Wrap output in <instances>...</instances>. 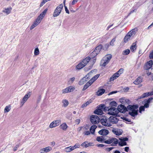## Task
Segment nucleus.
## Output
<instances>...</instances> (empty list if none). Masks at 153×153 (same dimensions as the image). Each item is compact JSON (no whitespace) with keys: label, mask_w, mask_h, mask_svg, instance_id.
<instances>
[{"label":"nucleus","mask_w":153,"mask_h":153,"mask_svg":"<svg viewBox=\"0 0 153 153\" xmlns=\"http://www.w3.org/2000/svg\"><path fill=\"white\" fill-rule=\"evenodd\" d=\"M138 105H130L127 106V111L129 110L128 114L131 116L134 117L138 114Z\"/></svg>","instance_id":"1"},{"label":"nucleus","mask_w":153,"mask_h":153,"mask_svg":"<svg viewBox=\"0 0 153 153\" xmlns=\"http://www.w3.org/2000/svg\"><path fill=\"white\" fill-rule=\"evenodd\" d=\"M63 5L62 4H60L54 10L53 14V16L56 17L59 16L63 9Z\"/></svg>","instance_id":"2"},{"label":"nucleus","mask_w":153,"mask_h":153,"mask_svg":"<svg viewBox=\"0 0 153 153\" xmlns=\"http://www.w3.org/2000/svg\"><path fill=\"white\" fill-rule=\"evenodd\" d=\"M102 48V45L100 44L96 47L94 50L90 54V56L92 57H95L100 52Z\"/></svg>","instance_id":"3"},{"label":"nucleus","mask_w":153,"mask_h":153,"mask_svg":"<svg viewBox=\"0 0 153 153\" xmlns=\"http://www.w3.org/2000/svg\"><path fill=\"white\" fill-rule=\"evenodd\" d=\"M100 120L103 125L106 126H112V125L110 124V122L108 121V118L107 120L106 117H103Z\"/></svg>","instance_id":"4"},{"label":"nucleus","mask_w":153,"mask_h":153,"mask_svg":"<svg viewBox=\"0 0 153 153\" xmlns=\"http://www.w3.org/2000/svg\"><path fill=\"white\" fill-rule=\"evenodd\" d=\"M90 120L93 124H97L100 120L99 118L96 115H92L90 118Z\"/></svg>","instance_id":"5"},{"label":"nucleus","mask_w":153,"mask_h":153,"mask_svg":"<svg viewBox=\"0 0 153 153\" xmlns=\"http://www.w3.org/2000/svg\"><path fill=\"white\" fill-rule=\"evenodd\" d=\"M31 92H28L23 98L20 103L21 106L23 105L25 102H26L30 97L31 95Z\"/></svg>","instance_id":"6"},{"label":"nucleus","mask_w":153,"mask_h":153,"mask_svg":"<svg viewBox=\"0 0 153 153\" xmlns=\"http://www.w3.org/2000/svg\"><path fill=\"white\" fill-rule=\"evenodd\" d=\"M115 107H110L109 109V111L108 112V114L113 116H116L118 113L117 109H116Z\"/></svg>","instance_id":"7"},{"label":"nucleus","mask_w":153,"mask_h":153,"mask_svg":"<svg viewBox=\"0 0 153 153\" xmlns=\"http://www.w3.org/2000/svg\"><path fill=\"white\" fill-rule=\"evenodd\" d=\"M119 120V119L116 117L111 116L108 118V121L110 124H116Z\"/></svg>","instance_id":"8"},{"label":"nucleus","mask_w":153,"mask_h":153,"mask_svg":"<svg viewBox=\"0 0 153 153\" xmlns=\"http://www.w3.org/2000/svg\"><path fill=\"white\" fill-rule=\"evenodd\" d=\"M117 109L118 111L122 113H124L127 111V107L126 108L124 105H118Z\"/></svg>","instance_id":"9"},{"label":"nucleus","mask_w":153,"mask_h":153,"mask_svg":"<svg viewBox=\"0 0 153 153\" xmlns=\"http://www.w3.org/2000/svg\"><path fill=\"white\" fill-rule=\"evenodd\" d=\"M42 20L38 17L33 22V24L30 27V30H32L35 27L37 26L41 22Z\"/></svg>","instance_id":"10"},{"label":"nucleus","mask_w":153,"mask_h":153,"mask_svg":"<svg viewBox=\"0 0 153 153\" xmlns=\"http://www.w3.org/2000/svg\"><path fill=\"white\" fill-rule=\"evenodd\" d=\"M60 123V120H56L53 121L49 125V127L52 128L58 126Z\"/></svg>","instance_id":"11"},{"label":"nucleus","mask_w":153,"mask_h":153,"mask_svg":"<svg viewBox=\"0 0 153 153\" xmlns=\"http://www.w3.org/2000/svg\"><path fill=\"white\" fill-rule=\"evenodd\" d=\"M153 64V62L151 60L147 62L144 66V69L146 70H148L151 68Z\"/></svg>","instance_id":"12"},{"label":"nucleus","mask_w":153,"mask_h":153,"mask_svg":"<svg viewBox=\"0 0 153 153\" xmlns=\"http://www.w3.org/2000/svg\"><path fill=\"white\" fill-rule=\"evenodd\" d=\"M97 71L96 69H94L91 70L85 76L86 77L88 78L89 79H90V77L92 76L95 74Z\"/></svg>","instance_id":"13"},{"label":"nucleus","mask_w":153,"mask_h":153,"mask_svg":"<svg viewBox=\"0 0 153 153\" xmlns=\"http://www.w3.org/2000/svg\"><path fill=\"white\" fill-rule=\"evenodd\" d=\"M89 79L87 77H86V76L83 77L79 82V84L80 85H82L84 84Z\"/></svg>","instance_id":"14"},{"label":"nucleus","mask_w":153,"mask_h":153,"mask_svg":"<svg viewBox=\"0 0 153 153\" xmlns=\"http://www.w3.org/2000/svg\"><path fill=\"white\" fill-rule=\"evenodd\" d=\"M48 10V8L45 9L38 17L42 20L46 14Z\"/></svg>","instance_id":"15"},{"label":"nucleus","mask_w":153,"mask_h":153,"mask_svg":"<svg viewBox=\"0 0 153 153\" xmlns=\"http://www.w3.org/2000/svg\"><path fill=\"white\" fill-rule=\"evenodd\" d=\"M98 133L100 135H106L108 134V131L107 130L103 129L99 131Z\"/></svg>","instance_id":"16"},{"label":"nucleus","mask_w":153,"mask_h":153,"mask_svg":"<svg viewBox=\"0 0 153 153\" xmlns=\"http://www.w3.org/2000/svg\"><path fill=\"white\" fill-rule=\"evenodd\" d=\"M105 92V90L103 89H100L96 92V94L98 96L102 95Z\"/></svg>","instance_id":"17"},{"label":"nucleus","mask_w":153,"mask_h":153,"mask_svg":"<svg viewBox=\"0 0 153 153\" xmlns=\"http://www.w3.org/2000/svg\"><path fill=\"white\" fill-rule=\"evenodd\" d=\"M120 74L117 72L115 73L113 75L112 77L110 78V81H113L115 79H116L120 76Z\"/></svg>","instance_id":"18"},{"label":"nucleus","mask_w":153,"mask_h":153,"mask_svg":"<svg viewBox=\"0 0 153 153\" xmlns=\"http://www.w3.org/2000/svg\"><path fill=\"white\" fill-rule=\"evenodd\" d=\"M91 59L90 57H87L85 59H83L82 62L85 65V66L89 62Z\"/></svg>","instance_id":"19"},{"label":"nucleus","mask_w":153,"mask_h":153,"mask_svg":"<svg viewBox=\"0 0 153 153\" xmlns=\"http://www.w3.org/2000/svg\"><path fill=\"white\" fill-rule=\"evenodd\" d=\"M92 83V82H91L90 80H89V81L87 82L84 85L83 88L82 89V90L84 91L86 90Z\"/></svg>","instance_id":"20"},{"label":"nucleus","mask_w":153,"mask_h":153,"mask_svg":"<svg viewBox=\"0 0 153 153\" xmlns=\"http://www.w3.org/2000/svg\"><path fill=\"white\" fill-rule=\"evenodd\" d=\"M142 82V79L140 77H138L134 82L135 85H139Z\"/></svg>","instance_id":"21"},{"label":"nucleus","mask_w":153,"mask_h":153,"mask_svg":"<svg viewBox=\"0 0 153 153\" xmlns=\"http://www.w3.org/2000/svg\"><path fill=\"white\" fill-rule=\"evenodd\" d=\"M132 39L133 38L131 37V36H130L128 35V34H127L124 39V41L126 43L128 41Z\"/></svg>","instance_id":"22"},{"label":"nucleus","mask_w":153,"mask_h":153,"mask_svg":"<svg viewBox=\"0 0 153 153\" xmlns=\"http://www.w3.org/2000/svg\"><path fill=\"white\" fill-rule=\"evenodd\" d=\"M97 126L96 125H93L91 127L90 130L91 133L92 134H94V131L96 128H97Z\"/></svg>","instance_id":"23"},{"label":"nucleus","mask_w":153,"mask_h":153,"mask_svg":"<svg viewBox=\"0 0 153 153\" xmlns=\"http://www.w3.org/2000/svg\"><path fill=\"white\" fill-rule=\"evenodd\" d=\"M85 66L84 64L81 62H80L76 67L77 69H80Z\"/></svg>","instance_id":"24"},{"label":"nucleus","mask_w":153,"mask_h":153,"mask_svg":"<svg viewBox=\"0 0 153 153\" xmlns=\"http://www.w3.org/2000/svg\"><path fill=\"white\" fill-rule=\"evenodd\" d=\"M12 10L11 7L7 8H5L4 10H3L2 12L6 13L7 15L9 14L11 12Z\"/></svg>","instance_id":"25"},{"label":"nucleus","mask_w":153,"mask_h":153,"mask_svg":"<svg viewBox=\"0 0 153 153\" xmlns=\"http://www.w3.org/2000/svg\"><path fill=\"white\" fill-rule=\"evenodd\" d=\"M94 112L95 114L98 115H102L103 113V111L102 110L98 108L97 109L95 110Z\"/></svg>","instance_id":"26"},{"label":"nucleus","mask_w":153,"mask_h":153,"mask_svg":"<svg viewBox=\"0 0 153 153\" xmlns=\"http://www.w3.org/2000/svg\"><path fill=\"white\" fill-rule=\"evenodd\" d=\"M91 143H88L87 142L85 141L82 143L81 145V146L87 148L88 146H91Z\"/></svg>","instance_id":"27"},{"label":"nucleus","mask_w":153,"mask_h":153,"mask_svg":"<svg viewBox=\"0 0 153 153\" xmlns=\"http://www.w3.org/2000/svg\"><path fill=\"white\" fill-rule=\"evenodd\" d=\"M136 44L134 42L133 43L130 49L132 52H133L136 49Z\"/></svg>","instance_id":"28"},{"label":"nucleus","mask_w":153,"mask_h":153,"mask_svg":"<svg viewBox=\"0 0 153 153\" xmlns=\"http://www.w3.org/2000/svg\"><path fill=\"white\" fill-rule=\"evenodd\" d=\"M149 96V92H146L144 93L140 96L138 97V99L143 98L144 97H147Z\"/></svg>","instance_id":"29"},{"label":"nucleus","mask_w":153,"mask_h":153,"mask_svg":"<svg viewBox=\"0 0 153 153\" xmlns=\"http://www.w3.org/2000/svg\"><path fill=\"white\" fill-rule=\"evenodd\" d=\"M60 128L63 130H66L68 128V126L65 123H64L61 125L60 126Z\"/></svg>","instance_id":"30"},{"label":"nucleus","mask_w":153,"mask_h":153,"mask_svg":"<svg viewBox=\"0 0 153 153\" xmlns=\"http://www.w3.org/2000/svg\"><path fill=\"white\" fill-rule=\"evenodd\" d=\"M62 102L63 104V106L64 107H67L69 104V102L68 100L66 99L63 100L62 101Z\"/></svg>","instance_id":"31"},{"label":"nucleus","mask_w":153,"mask_h":153,"mask_svg":"<svg viewBox=\"0 0 153 153\" xmlns=\"http://www.w3.org/2000/svg\"><path fill=\"white\" fill-rule=\"evenodd\" d=\"M115 139L114 138H113L110 139L105 141L104 143L106 144H110L112 143Z\"/></svg>","instance_id":"32"},{"label":"nucleus","mask_w":153,"mask_h":153,"mask_svg":"<svg viewBox=\"0 0 153 153\" xmlns=\"http://www.w3.org/2000/svg\"><path fill=\"white\" fill-rule=\"evenodd\" d=\"M11 109V105H9L8 106H7L5 107L4 109V112H8L10 111Z\"/></svg>","instance_id":"33"},{"label":"nucleus","mask_w":153,"mask_h":153,"mask_svg":"<svg viewBox=\"0 0 153 153\" xmlns=\"http://www.w3.org/2000/svg\"><path fill=\"white\" fill-rule=\"evenodd\" d=\"M100 74H97L93 77L90 80L92 82V83L95 81L99 76Z\"/></svg>","instance_id":"34"},{"label":"nucleus","mask_w":153,"mask_h":153,"mask_svg":"<svg viewBox=\"0 0 153 153\" xmlns=\"http://www.w3.org/2000/svg\"><path fill=\"white\" fill-rule=\"evenodd\" d=\"M120 102L121 103L123 104L124 103L126 102L127 104H128L129 100L128 99H125V98H121L120 99Z\"/></svg>","instance_id":"35"},{"label":"nucleus","mask_w":153,"mask_h":153,"mask_svg":"<svg viewBox=\"0 0 153 153\" xmlns=\"http://www.w3.org/2000/svg\"><path fill=\"white\" fill-rule=\"evenodd\" d=\"M117 103L115 101H112L110 102L109 106L110 107H116Z\"/></svg>","instance_id":"36"},{"label":"nucleus","mask_w":153,"mask_h":153,"mask_svg":"<svg viewBox=\"0 0 153 153\" xmlns=\"http://www.w3.org/2000/svg\"><path fill=\"white\" fill-rule=\"evenodd\" d=\"M112 131L115 134L117 135H120L121 134V132L119 131L116 130L115 129H113Z\"/></svg>","instance_id":"37"},{"label":"nucleus","mask_w":153,"mask_h":153,"mask_svg":"<svg viewBox=\"0 0 153 153\" xmlns=\"http://www.w3.org/2000/svg\"><path fill=\"white\" fill-rule=\"evenodd\" d=\"M43 149L45 151V152H48L51 150L52 148L51 147L48 146L47 147L43 148Z\"/></svg>","instance_id":"38"},{"label":"nucleus","mask_w":153,"mask_h":153,"mask_svg":"<svg viewBox=\"0 0 153 153\" xmlns=\"http://www.w3.org/2000/svg\"><path fill=\"white\" fill-rule=\"evenodd\" d=\"M88 126L86 127H81L78 128V130L79 131H80L82 129L83 131H85L86 130H88Z\"/></svg>","instance_id":"39"},{"label":"nucleus","mask_w":153,"mask_h":153,"mask_svg":"<svg viewBox=\"0 0 153 153\" xmlns=\"http://www.w3.org/2000/svg\"><path fill=\"white\" fill-rule=\"evenodd\" d=\"M112 56L111 54H108L106 56L105 59V60L109 62Z\"/></svg>","instance_id":"40"},{"label":"nucleus","mask_w":153,"mask_h":153,"mask_svg":"<svg viewBox=\"0 0 153 153\" xmlns=\"http://www.w3.org/2000/svg\"><path fill=\"white\" fill-rule=\"evenodd\" d=\"M116 36H115L112 39V40L111 41V42H110V45H111L112 46H114V43L116 41Z\"/></svg>","instance_id":"41"},{"label":"nucleus","mask_w":153,"mask_h":153,"mask_svg":"<svg viewBox=\"0 0 153 153\" xmlns=\"http://www.w3.org/2000/svg\"><path fill=\"white\" fill-rule=\"evenodd\" d=\"M103 61H104V62H103L102 66L105 67L107 64H108V63L109 62H108V61H107L105 60H102L101 62H102Z\"/></svg>","instance_id":"42"},{"label":"nucleus","mask_w":153,"mask_h":153,"mask_svg":"<svg viewBox=\"0 0 153 153\" xmlns=\"http://www.w3.org/2000/svg\"><path fill=\"white\" fill-rule=\"evenodd\" d=\"M96 140L99 142H102L103 140V137L102 136L98 137H97Z\"/></svg>","instance_id":"43"},{"label":"nucleus","mask_w":153,"mask_h":153,"mask_svg":"<svg viewBox=\"0 0 153 153\" xmlns=\"http://www.w3.org/2000/svg\"><path fill=\"white\" fill-rule=\"evenodd\" d=\"M39 53V51L38 48H36L34 51V54L35 55H38Z\"/></svg>","instance_id":"44"},{"label":"nucleus","mask_w":153,"mask_h":153,"mask_svg":"<svg viewBox=\"0 0 153 153\" xmlns=\"http://www.w3.org/2000/svg\"><path fill=\"white\" fill-rule=\"evenodd\" d=\"M91 102H89L88 101L86 102L85 103L83 104L81 106L82 108H83L85 107H86L87 105L90 104Z\"/></svg>","instance_id":"45"},{"label":"nucleus","mask_w":153,"mask_h":153,"mask_svg":"<svg viewBox=\"0 0 153 153\" xmlns=\"http://www.w3.org/2000/svg\"><path fill=\"white\" fill-rule=\"evenodd\" d=\"M64 150L65 152H68L71 151V150L70 147V146L65 148Z\"/></svg>","instance_id":"46"},{"label":"nucleus","mask_w":153,"mask_h":153,"mask_svg":"<svg viewBox=\"0 0 153 153\" xmlns=\"http://www.w3.org/2000/svg\"><path fill=\"white\" fill-rule=\"evenodd\" d=\"M68 90H69V92L73 91L75 89V88L72 86H70L67 87Z\"/></svg>","instance_id":"47"},{"label":"nucleus","mask_w":153,"mask_h":153,"mask_svg":"<svg viewBox=\"0 0 153 153\" xmlns=\"http://www.w3.org/2000/svg\"><path fill=\"white\" fill-rule=\"evenodd\" d=\"M119 145L121 146L127 145V143L125 142H122L118 143Z\"/></svg>","instance_id":"48"},{"label":"nucleus","mask_w":153,"mask_h":153,"mask_svg":"<svg viewBox=\"0 0 153 153\" xmlns=\"http://www.w3.org/2000/svg\"><path fill=\"white\" fill-rule=\"evenodd\" d=\"M130 52V50L129 49L123 51V54L127 55L129 54Z\"/></svg>","instance_id":"49"},{"label":"nucleus","mask_w":153,"mask_h":153,"mask_svg":"<svg viewBox=\"0 0 153 153\" xmlns=\"http://www.w3.org/2000/svg\"><path fill=\"white\" fill-rule=\"evenodd\" d=\"M119 140L121 141V142H125V141H127L128 140V138L127 137H125V138H120Z\"/></svg>","instance_id":"50"},{"label":"nucleus","mask_w":153,"mask_h":153,"mask_svg":"<svg viewBox=\"0 0 153 153\" xmlns=\"http://www.w3.org/2000/svg\"><path fill=\"white\" fill-rule=\"evenodd\" d=\"M69 90H68L67 87L66 88L63 89L62 91L63 94H65L69 92Z\"/></svg>","instance_id":"51"},{"label":"nucleus","mask_w":153,"mask_h":153,"mask_svg":"<svg viewBox=\"0 0 153 153\" xmlns=\"http://www.w3.org/2000/svg\"><path fill=\"white\" fill-rule=\"evenodd\" d=\"M72 114L70 112H69L68 113V115L66 116V117L68 119H71L72 118Z\"/></svg>","instance_id":"52"},{"label":"nucleus","mask_w":153,"mask_h":153,"mask_svg":"<svg viewBox=\"0 0 153 153\" xmlns=\"http://www.w3.org/2000/svg\"><path fill=\"white\" fill-rule=\"evenodd\" d=\"M145 110V107L143 106H141L139 108V112L140 113H141V112L144 111Z\"/></svg>","instance_id":"53"},{"label":"nucleus","mask_w":153,"mask_h":153,"mask_svg":"<svg viewBox=\"0 0 153 153\" xmlns=\"http://www.w3.org/2000/svg\"><path fill=\"white\" fill-rule=\"evenodd\" d=\"M109 45L108 44H105L103 47H102L103 49L104 50H107V49L108 48Z\"/></svg>","instance_id":"54"},{"label":"nucleus","mask_w":153,"mask_h":153,"mask_svg":"<svg viewBox=\"0 0 153 153\" xmlns=\"http://www.w3.org/2000/svg\"><path fill=\"white\" fill-rule=\"evenodd\" d=\"M127 34H128L132 38H133L134 36L135 35V34L133 33H132V31H131L129 32Z\"/></svg>","instance_id":"55"},{"label":"nucleus","mask_w":153,"mask_h":153,"mask_svg":"<svg viewBox=\"0 0 153 153\" xmlns=\"http://www.w3.org/2000/svg\"><path fill=\"white\" fill-rule=\"evenodd\" d=\"M105 105L104 104H101L99 105L98 108L102 110H104Z\"/></svg>","instance_id":"56"},{"label":"nucleus","mask_w":153,"mask_h":153,"mask_svg":"<svg viewBox=\"0 0 153 153\" xmlns=\"http://www.w3.org/2000/svg\"><path fill=\"white\" fill-rule=\"evenodd\" d=\"M153 100V98L151 97L149 98L148 100H145L146 101L145 102H146L147 103L149 104L150 102V101L151 100Z\"/></svg>","instance_id":"57"},{"label":"nucleus","mask_w":153,"mask_h":153,"mask_svg":"<svg viewBox=\"0 0 153 153\" xmlns=\"http://www.w3.org/2000/svg\"><path fill=\"white\" fill-rule=\"evenodd\" d=\"M124 70V69L123 68H120L119 70L117 72L118 73H119L120 74L123 73V71Z\"/></svg>","instance_id":"58"},{"label":"nucleus","mask_w":153,"mask_h":153,"mask_svg":"<svg viewBox=\"0 0 153 153\" xmlns=\"http://www.w3.org/2000/svg\"><path fill=\"white\" fill-rule=\"evenodd\" d=\"M90 133L91 132L90 131H85L84 132V134L87 135H88L90 134Z\"/></svg>","instance_id":"59"},{"label":"nucleus","mask_w":153,"mask_h":153,"mask_svg":"<svg viewBox=\"0 0 153 153\" xmlns=\"http://www.w3.org/2000/svg\"><path fill=\"white\" fill-rule=\"evenodd\" d=\"M110 107L109 106V107H105V108L104 109V111H108V112L109 111V109L110 108Z\"/></svg>","instance_id":"60"},{"label":"nucleus","mask_w":153,"mask_h":153,"mask_svg":"<svg viewBox=\"0 0 153 153\" xmlns=\"http://www.w3.org/2000/svg\"><path fill=\"white\" fill-rule=\"evenodd\" d=\"M114 139H115V140H114L113 142L114 144L116 145L118 143V140L116 138H114Z\"/></svg>","instance_id":"61"},{"label":"nucleus","mask_w":153,"mask_h":153,"mask_svg":"<svg viewBox=\"0 0 153 153\" xmlns=\"http://www.w3.org/2000/svg\"><path fill=\"white\" fill-rule=\"evenodd\" d=\"M75 78L74 77H73L70 79V80L69 82H70L71 83H72L75 80Z\"/></svg>","instance_id":"62"},{"label":"nucleus","mask_w":153,"mask_h":153,"mask_svg":"<svg viewBox=\"0 0 153 153\" xmlns=\"http://www.w3.org/2000/svg\"><path fill=\"white\" fill-rule=\"evenodd\" d=\"M145 104L143 106L145 108H148L149 107V104L148 103H147L146 102H145Z\"/></svg>","instance_id":"63"},{"label":"nucleus","mask_w":153,"mask_h":153,"mask_svg":"<svg viewBox=\"0 0 153 153\" xmlns=\"http://www.w3.org/2000/svg\"><path fill=\"white\" fill-rule=\"evenodd\" d=\"M149 57L150 59H153V52L150 54Z\"/></svg>","instance_id":"64"}]
</instances>
